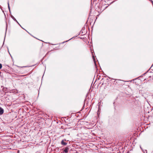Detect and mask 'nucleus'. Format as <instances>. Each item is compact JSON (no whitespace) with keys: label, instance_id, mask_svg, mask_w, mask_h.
I'll use <instances>...</instances> for the list:
<instances>
[{"label":"nucleus","instance_id":"6","mask_svg":"<svg viewBox=\"0 0 153 153\" xmlns=\"http://www.w3.org/2000/svg\"><path fill=\"white\" fill-rule=\"evenodd\" d=\"M7 4H8V8L9 10L10 11V6H9V1H8Z\"/></svg>","mask_w":153,"mask_h":153},{"label":"nucleus","instance_id":"12","mask_svg":"<svg viewBox=\"0 0 153 153\" xmlns=\"http://www.w3.org/2000/svg\"><path fill=\"white\" fill-rule=\"evenodd\" d=\"M150 1H151V2L152 3V5H153V1L152 0H150Z\"/></svg>","mask_w":153,"mask_h":153},{"label":"nucleus","instance_id":"1","mask_svg":"<svg viewBox=\"0 0 153 153\" xmlns=\"http://www.w3.org/2000/svg\"><path fill=\"white\" fill-rule=\"evenodd\" d=\"M64 140H62L61 142V143L62 145H63L65 146L67 144V143L65 142H64Z\"/></svg>","mask_w":153,"mask_h":153},{"label":"nucleus","instance_id":"11","mask_svg":"<svg viewBox=\"0 0 153 153\" xmlns=\"http://www.w3.org/2000/svg\"><path fill=\"white\" fill-rule=\"evenodd\" d=\"M72 39V38L70 39H69V40H67L65 42H64L63 43L65 42H68V41H69V40H71V39Z\"/></svg>","mask_w":153,"mask_h":153},{"label":"nucleus","instance_id":"9","mask_svg":"<svg viewBox=\"0 0 153 153\" xmlns=\"http://www.w3.org/2000/svg\"><path fill=\"white\" fill-rule=\"evenodd\" d=\"M2 67V65L0 63V69H1Z\"/></svg>","mask_w":153,"mask_h":153},{"label":"nucleus","instance_id":"3","mask_svg":"<svg viewBox=\"0 0 153 153\" xmlns=\"http://www.w3.org/2000/svg\"><path fill=\"white\" fill-rule=\"evenodd\" d=\"M69 149L68 147H66L65 148L64 151L65 153H67L68 152V151Z\"/></svg>","mask_w":153,"mask_h":153},{"label":"nucleus","instance_id":"2","mask_svg":"<svg viewBox=\"0 0 153 153\" xmlns=\"http://www.w3.org/2000/svg\"><path fill=\"white\" fill-rule=\"evenodd\" d=\"M4 112V109L0 107V115L2 114H3Z\"/></svg>","mask_w":153,"mask_h":153},{"label":"nucleus","instance_id":"14","mask_svg":"<svg viewBox=\"0 0 153 153\" xmlns=\"http://www.w3.org/2000/svg\"><path fill=\"white\" fill-rule=\"evenodd\" d=\"M10 11V13H11V11H10H10Z\"/></svg>","mask_w":153,"mask_h":153},{"label":"nucleus","instance_id":"8","mask_svg":"<svg viewBox=\"0 0 153 153\" xmlns=\"http://www.w3.org/2000/svg\"><path fill=\"white\" fill-rule=\"evenodd\" d=\"M16 21L22 28H23L21 26V25H20V24L19 23V22H18L17 21V20H16V21Z\"/></svg>","mask_w":153,"mask_h":153},{"label":"nucleus","instance_id":"13","mask_svg":"<svg viewBox=\"0 0 153 153\" xmlns=\"http://www.w3.org/2000/svg\"><path fill=\"white\" fill-rule=\"evenodd\" d=\"M140 148L143 150V149H142V147H141V146H140Z\"/></svg>","mask_w":153,"mask_h":153},{"label":"nucleus","instance_id":"10","mask_svg":"<svg viewBox=\"0 0 153 153\" xmlns=\"http://www.w3.org/2000/svg\"><path fill=\"white\" fill-rule=\"evenodd\" d=\"M7 88H4V87L3 88V90L4 91V90H5V89H6Z\"/></svg>","mask_w":153,"mask_h":153},{"label":"nucleus","instance_id":"7","mask_svg":"<svg viewBox=\"0 0 153 153\" xmlns=\"http://www.w3.org/2000/svg\"><path fill=\"white\" fill-rule=\"evenodd\" d=\"M143 151L144 153H145V152H146V153H147V151L146 150H145L144 151L143 150Z\"/></svg>","mask_w":153,"mask_h":153},{"label":"nucleus","instance_id":"4","mask_svg":"<svg viewBox=\"0 0 153 153\" xmlns=\"http://www.w3.org/2000/svg\"><path fill=\"white\" fill-rule=\"evenodd\" d=\"M92 57H93V59L94 60V63L95 64V67H96V68H97V65H96V63L95 59V57H94V56H93Z\"/></svg>","mask_w":153,"mask_h":153},{"label":"nucleus","instance_id":"15","mask_svg":"<svg viewBox=\"0 0 153 153\" xmlns=\"http://www.w3.org/2000/svg\"><path fill=\"white\" fill-rule=\"evenodd\" d=\"M7 30V29H6V31Z\"/></svg>","mask_w":153,"mask_h":153},{"label":"nucleus","instance_id":"5","mask_svg":"<svg viewBox=\"0 0 153 153\" xmlns=\"http://www.w3.org/2000/svg\"><path fill=\"white\" fill-rule=\"evenodd\" d=\"M11 17L14 21H16V19L14 17V16H12V15H11L10 16Z\"/></svg>","mask_w":153,"mask_h":153}]
</instances>
